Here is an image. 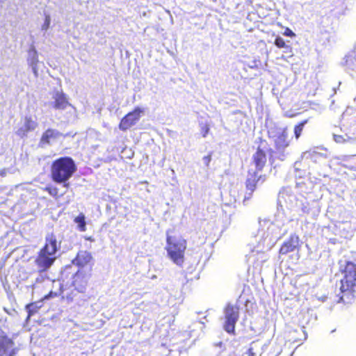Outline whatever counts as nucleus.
Here are the masks:
<instances>
[{"label": "nucleus", "mask_w": 356, "mask_h": 356, "mask_svg": "<svg viewBox=\"0 0 356 356\" xmlns=\"http://www.w3.org/2000/svg\"><path fill=\"white\" fill-rule=\"evenodd\" d=\"M339 272L343 275L340 280V291L337 294V302L352 303L356 293V264L347 261L344 264L340 261Z\"/></svg>", "instance_id": "1"}, {"label": "nucleus", "mask_w": 356, "mask_h": 356, "mask_svg": "<svg viewBox=\"0 0 356 356\" xmlns=\"http://www.w3.org/2000/svg\"><path fill=\"white\" fill-rule=\"evenodd\" d=\"M267 142L261 140V145L257 148L256 152L253 154L252 157V162L255 167V170L252 172H249V177L245 180V188L249 191V196L245 197L243 201L249 200L254 191L257 188L258 183H264L267 179L265 174L258 175V172L263 170L267 163V155L265 151V146H262V143Z\"/></svg>", "instance_id": "2"}, {"label": "nucleus", "mask_w": 356, "mask_h": 356, "mask_svg": "<svg viewBox=\"0 0 356 356\" xmlns=\"http://www.w3.org/2000/svg\"><path fill=\"white\" fill-rule=\"evenodd\" d=\"M77 170L74 161L70 156H63L54 160L50 168V177L53 181L70 187L69 180Z\"/></svg>", "instance_id": "3"}, {"label": "nucleus", "mask_w": 356, "mask_h": 356, "mask_svg": "<svg viewBox=\"0 0 356 356\" xmlns=\"http://www.w3.org/2000/svg\"><path fill=\"white\" fill-rule=\"evenodd\" d=\"M168 257L177 266H181L185 261L187 241L175 230L166 232V245Z\"/></svg>", "instance_id": "4"}, {"label": "nucleus", "mask_w": 356, "mask_h": 356, "mask_svg": "<svg viewBox=\"0 0 356 356\" xmlns=\"http://www.w3.org/2000/svg\"><path fill=\"white\" fill-rule=\"evenodd\" d=\"M57 240L54 234H48L45 238V244L39 251L35 262L40 272L47 271L54 263L57 252Z\"/></svg>", "instance_id": "5"}, {"label": "nucleus", "mask_w": 356, "mask_h": 356, "mask_svg": "<svg viewBox=\"0 0 356 356\" xmlns=\"http://www.w3.org/2000/svg\"><path fill=\"white\" fill-rule=\"evenodd\" d=\"M70 275L72 277V286L74 287V291L85 293L88 285L87 275L79 270L74 273L72 265L65 266L61 272V278L67 280Z\"/></svg>", "instance_id": "6"}, {"label": "nucleus", "mask_w": 356, "mask_h": 356, "mask_svg": "<svg viewBox=\"0 0 356 356\" xmlns=\"http://www.w3.org/2000/svg\"><path fill=\"white\" fill-rule=\"evenodd\" d=\"M239 307L236 305L228 303L224 308L225 323L224 330L230 334H235V327L239 319Z\"/></svg>", "instance_id": "7"}, {"label": "nucleus", "mask_w": 356, "mask_h": 356, "mask_svg": "<svg viewBox=\"0 0 356 356\" xmlns=\"http://www.w3.org/2000/svg\"><path fill=\"white\" fill-rule=\"evenodd\" d=\"M144 109L140 107H135L131 111L127 113L120 120L118 127L120 130L126 131L136 125L140 120Z\"/></svg>", "instance_id": "8"}, {"label": "nucleus", "mask_w": 356, "mask_h": 356, "mask_svg": "<svg viewBox=\"0 0 356 356\" xmlns=\"http://www.w3.org/2000/svg\"><path fill=\"white\" fill-rule=\"evenodd\" d=\"M289 145L286 134L285 132H282L277 136L275 140V151H273V149L269 150L270 156H273V154H275V159L282 161H284L288 154L286 152V148Z\"/></svg>", "instance_id": "9"}, {"label": "nucleus", "mask_w": 356, "mask_h": 356, "mask_svg": "<svg viewBox=\"0 0 356 356\" xmlns=\"http://www.w3.org/2000/svg\"><path fill=\"white\" fill-rule=\"evenodd\" d=\"M300 248V238L296 234H291L289 237L282 244L279 254L286 255L294 251H299Z\"/></svg>", "instance_id": "10"}, {"label": "nucleus", "mask_w": 356, "mask_h": 356, "mask_svg": "<svg viewBox=\"0 0 356 356\" xmlns=\"http://www.w3.org/2000/svg\"><path fill=\"white\" fill-rule=\"evenodd\" d=\"M17 352L15 343L6 335L0 337V356H14Z\"/></svg>", "instance_id": "11"}, {"label": "nucleus", "mask_w": 356, "mask_h": 356, "mask_svg": "<svg viewBox=\"0 0 356 356\" xmlns=\"http://www.w3.org/2000/svg\"><path fill=\"white\" fill-rule=\"evenodd\" d=\"M56 282L54 280L53 284H56ZM57 290L53 291L51 290L47 295H45L43 298V300H47L52 298H56L60 296L62 300H66L68 302H71L73 300L74 296L75 294H74V291H72L71 293H65V289L63 288V285L60 283H57Z\"/></svg>", "instance_id": "12"}, {"label": "nucleus", "mask_w": 356, "mask_h": 356, "mask_svg": "<svg viewBox=\"0 0 356 356\" xmlns=\"http://www.w3.org/2000/svg\"><path fill=\"white\" fill-rule=\"evenodd\" d=\"M72 263L79 267H84L88 265L91 266L92 263V257L90 252L86 250H80L77 252Z\"/></svg>", "instance_id": "13"}, {"label": "nucleus", "mask_w": 356, "mask_h": 356, "mask_svg": "<svg viewBox=\"0 0 356 356\" xmlns=\"http://www.w3.org/2000/svg\"><path fill=\"white\" fill-rule=\"evenodd\" d=\"M62 134L56 129H47L42 134L40 140V144L43 146L46 145H49L51 143V140L56 139L60 137Z\"/></svg>", "instance_id": "14"}, {"label": "nucleus", "mask_w": 356, "mask_h": 356, "mask_svg": "<svg viewBox=\"0 0 356 356\" xmlns=\"http://www.w3.org/2000/svg\"><path fill=\"white\" fill-rule=\"evenodd\" d=\"M54 99V108L56 109L64 110L70 105L65 95L63 92H57Z\"/></svg>", "instance_id": "15"}, {"label": "nucleus", "mask_w": 356, "mask_h": 356, "mask_svg": "<svg viewBox=\"0 0 356 356\" xmlns=\"http://www.w3.org/2000/svg\"><path fill=\"white\" fill-rule=\"evenodd\" d=\"M306 336L303 330H291L289 332V341L292 343H301Z\"/></svg>", "instance_id": "16"}, {"label": "nucleus", "mask_w": 356, "mask_h": 356, "mask_svg": "<svg viewBox=\"0 0 356 356\" xmlns=\"http://www.w3.org/2000/svg\"><path fill=\"white\" fill-rule=\"evenodd\" d=\"M249 356H261L262 354V344L257 340L252 341L248 350Z\"/></svg>", "instance_id": "17"}, {"label": "nucleus", "mask_w": 356, "mask_h": 356, "mask_svg": "<svg viewBox=\"0 0 356 356\" xmlns=\"http://www.w3.org/2000/svg\"><path fill=\"white\" fill-rule=\"evenodd\" d=\"M36 126L37 124L33 120H32L31 118H26L24 123L25 129H23L22 128L19 129L17 131V134L23 136L26 135V132L33 130Z\"/></svg>", "instance_id": "18"}, {"label": "nucleus", "mask_w": 356, "mask_h": 356, "mask_svg": "<svg viewBox=\"0 0 356 356\" xmlns=\"http://www.w3.org/2000/svg\"><path fill=\"white\" fill-rule=\"evenodd\" d=\"M74 222L77 224L78 229L81 232L86 230V218L83 213H80L75 218Z\"/></svg>", "instance_id": "19"}, {"label": "nucleus", "mask_w": 356, "mask_h": 356, "mask_svg": "<svg viewBox=\"0 0 356 356\" xmlns=\"http://www.w3.org/2000/svg\"><path fill=\"white\" fill-rule=\"evenodd\" d=\"M43 191L47 192L51 196H52L55 199H58L60 197L63 196V194L58 193V188L54 185H47L46 187L43 188Z\"/></svg>", "instance_id": "20"}, {"label": "nucleus", "mask_w": 356, "mask_h": 356, "mask_svg": "<svg viewBox=\"0 0 356 356\" xmlns=\"http://www.w3.org/2000/svg\"><path fill=\"white\" fill-rule=\"evenodd\" d=\"M40 306L37 305L36 302H31L26 305V309L28 312V318L34 315L40 309Z\"/></svg>", "instance_id": "21"}, {"label": "nucleus", "mask_w": 356, "mask_h": 356, "mask_svg": "<svg viewBox=\"0 0 356 356\" xmlns=\"http://www.w3.org/2000/svg\"><path fill=\"white\" fill-rule=\"evenodd\" d=\"M307 120H305L294 127V134L297 139L300 136L303 127L307 123Z\"/></svg>", "instance_id": "22"}, {"label": "nucleus", "mask_w": 356, "mask_h": 356, "mask_svg": "<svg viewBox=\"0 0 356 356\" xmlns=\"http://www.w3.org/2000/svg\"><path fill=\"white\" fill-rule=\"evenodd\" d=\"M274 44L278 48H289L291 49V47L286 44L284 39L281 37H277L275 40Z\"/></svg>", "instance_id": "23"}, {"label": "nucleus", "mask_w": 356, "mask_h": 356, "mask_svg": "<svg viewBox=\"0 0 356 356\" xmlns=\"http://www.w3.org/2000/svg\"><path fill=\"white\" fill-rule=\"evenodd\" d=\"M210 128L209 126L207 124H202L201 126L200 131L202 134V137L205 138L209 132Z\"/></svg>", "instance_id": "24"}, {"label": "nucleus", "mask_w": 356, "mask_h": 356, "mask_svg": "<svg viewBox=\"0 0 356 356\" xmlns=\"http://www.w3.org/2000/svg\"><path fill=\"white\" fill-rule=\"evenodd\" d=\"M211 153H209L208 155L203 157V161L204 162L205 165L209 166L210 162L211 161Z\"/></svg>", "instance_id": "25"}, {"label": "nucleus", "mask_w": 356, "mask_h": 356, "mask_svg": "<svg viewBox=\"0 0 356 356\" xmlns=\"http://www.w3.org/2000/svg\"><path fill=\"white\" fill-rule=\"evenodd\" d=\"M284 35L291 38L296 35L293 31L288 27L284 29Z\"/></svg>", "instance_id": "26"}, {"label": "nucleus", "mask_w": 356, "mask_h": 356, "mask_svg": "<svg viewBox=\"0 0 356 356\" xmlns=\"http://www.w3.org/2000/svg\"><path fill=\"white\" fill-rule=\"evenodd\" d=\"M6 172L5 170H3L0 171V176L4 177V176H6Z\"/></svg>", "instance_id": "27"}]
</instances>
